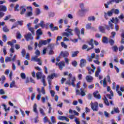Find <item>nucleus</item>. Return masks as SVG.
Returning <instances> with one entry per match:
<instances>
[{
	"mask_svg": "<svg viewBox=\"0 0 124 124\" xmlns=\"http://www.w3.org/2000/svg\"><path fill=\"white\" fill-rule=\"evenodd\" d=\"M68 80L65 82V84L66 85H68V86H73V87H75V84L74 83V82L76 81V78L75 77H74L72 78V74L71 73L69 74L68 75Z\"/></svg>",
	"mask_w": 124,
	"mask_h": 124,
	"instance_id": "1",
	"label": "nucleus"
},
{
	"mask_svg": "<svg viewBox=\"0 0 124 124\" xmlns=\"http://www.w3.org/2000/svg\"><path fill=\"white\" fill-rule=\"evenodd\" d=\"M65 31L67 32H64L62 33L63 36H66V37H69V36H73L74 35V34L72 31H73L69 28H67L65 29Z\"/></svg>",
	"mask_w": 124,
	"mask_h": 124,
	"instance_id": "2",
	"label": "nucleus"
},
{
	"mask_svg": "<svg viewBox=\"0 0 124 124\" xmlns=\"http://www.w3.org/2000/svg\"><path fill=\"white\" fill-rule=\"evenodd\" d=\"M7 11V8L6 6L4 5H0V19H1V18L4 16L5 13L3 12H6Z\"/></svg>",
	"mask_w": 124,
	"mask_h": 124,
	"instance_id": "3",
	"label": "nucleus"
},
{
	"mask_svg": "<svg viewBox=\"0 0 124 124\" xmlns=\"http://www.w3.org/2000/svg\"><path fill=\"white\" fill-rule=\"evenodd\" d=\"M90 105L91 106V109H92L93 111H98V103H97V102H95L94 103H93L92 102L90 104Z\"/></svg>",
	"mask_w": 124,
	"mask_h": 124,
	"instance_id": "4",
	"label": "nucleus"
},
{
	"mask_svg": "<svg viewBox=\"0 0 124 124\" xmlns=\"http://www.w3.org/2000/svg\"><path fill=\"white\" fill-rule=\"evenodd\" d=\"M31 61L33 62H37L39 65H42V61H41V59H40V58H38V56L36 55L32 57L31 58Z\"/></svg>",
	"mask_w": 124,
	"mask_h": 124,
	"instance_id": "5",
	"label": "nucleus"
},
{
	"mask_svg": "<svg viewBox=\"0 0 124 124\" xmlns=\"http://www.w3.org/2000/svg\"><path fill=\"white\" fill-rule=\"evenodd\" d=\"M36 78L38 80L39 79H45V76L40 72H38L36 74Z\"/></svg>",
	"mask_w": 124,
	"mask_h": 124,
	"instance_id": "6",
	"label": "nucleus"
},
{
	"mask_svg": "<svg viewBox=\"0 0 124 124\" xmlns=\"http://www.w3.org/2000/svg\"><path fill=\"white\" fill-rule=\"evenodd\" d=\"M16 55L15 54L14 55L13 58L11 59V57H6L5 58V62H15L16 60Z\"/></svg>",
	"mask_w": 124,
	"mask_h": 124,
	"instance_id": "7",
	"label": "nucleus"
},
{
	"mask_svg": "<svg viewBox=\"0 0 124 124\" xmlns=\"http://www.w3.org/2000/svg\"><path fill=\"white\" fill-rule=\"evenodd\" d=\"M24 37L26 39L27 41H30V40H32L33 39V37H32V35L31 33H28L24 35Z\"/></svg>",
	"mask_w": 124,
	"mask_h": 124,
	"instance_id": "8",
	"label": "nucleus"
},
{
	"mask_svg": "<svg viewBox=\"0 0 124 124\" xmlns=\"http://www.w3.org/2000/svg\"><path fill=\"white\" fill-rule=\"evenodd\" d=\"M113 10H111L110 11H108L107 13H104V17L105 18V19H106V20H108V16H107V15L108 16H109V17H111V16H112V15H113Z\"/></svg>",
	"mask_w": 124,
	"mask_h": 124,
	"instance_id": "9",
	"label": "nucleus"
},
{
	"mask_svg": "<svg viewBox=\"0 0 124 124\" xmlns=\"http://www.w3.org/2000/svg\"><path fill=\"white\" fill-rule=\"evenodd\" d=\"M56 64L59 66V69H60V70H62V68L65 66V64L63 61L59 63L56 62Z\"/></svg>",
	"mask_w": 124,
	"mask_h": 124,
	"instance_id": "10",
	"label": "nucleus"
},
{
	"mask_svg": "<svg viewBox=\"0 0 124 124\" xmlns=\"http://www.w3.org/2000/svg\"><path fill=\"white\" fill-rule=\"evenodd\" d=\"M105 27L106 28L107 30L108 31H110V29L111 30L114 29V24H113L110 21H108V26L107 25H105Z\"/></svg>",
	"mask_w": 124,
	"mask_h": 124,
	"instance_id": "11",
	"label": "nucleus"
},
{
	"mask_svg": "<svg viewBox=\"0 0 124 124\" xmlns=\"http://www.w3.org/2000/svg\"><path fill=\"white\" fill-rule=\"evenodd\" d=\"M60 56H61L62 57H63L64 59H65V58H67V57L69 56V53H68V51H61Z\"/></svg>",
	"mask_w": 124,
	"mask_h": 124,
	"instance_id": "12",
	"label": "nucleus"
},
{
	"mask_svg": "<svg viewBox=\"0 0 124 124\" xmlns=\"http://www.w3.org/2000/svg\"><path fill=\"white\" fill-rule=\"evenodd\" d=\"M30 9L31 11H32V10H33V9H32V8L31 7H27V9ZM30 11V12H28L26 14V16L27 17H31V16H32V12Z\"/></svg>",
	"mask_w": 124,
	"mask_h": 124,
	"instance_id": "13",
	"label": "nucleus"
},
{
	"mask_svg": "<svg viewBox=\"0 0 124 124\" xmlns=\"http://www.w3.org/2000/svg\"><path fill=\"white\" fill-rule=\"evenodd\" d=\"M58 119L60 121H66V122H69V119L67 118V117L64 116H58Z\"/></svg>",
	"mask_w": 124,
	"mask_h": 124,
	"instance_id": "14",
	"label": "nucleus"
},
{
	"mask_svg": "<svg viewBox=\"0 0 124 124\" xmlns=\"http://www.w3.org/2000/svg\"><path fill=\"white\" fill-rule=\"evenodd\" d=\"M97 93H98V91H96L95 92H94L93 93V95L94 97H95L96 98H97L98 99H101V96L99 94H98L97 95Z\"/></svg>",
	"mask_w": 124,
	"mask_h": 124,
	"instance_id": "15",
	"label": "nucleus"
},
{
	"mask_svg": "<svg viewBox=\"0 0 124 124\" xmlns=\"http://www.w3.org/2000/svg\"><path fill=\"white\" fill-rule=\"evenodd\" d=\"M123 1V0H110L108 1V4H111L113 3V2H115V3H120V2Z\"/></svg>",
	"mask_w": 124,
	"mask_h": 124,
	"instance_id": "16",
	"label": "nucleus"
},
{
	"mask_svg": "<svg viewBox=\"0 0 124 124\" xmlns=\"http://www.w3.org/2000/svg\"><path fill=\"white\" fill-rule=\"evenodd\" d=\"M86 63H87V61H86V60L82 59L80 60V65L81 67H83V66H85V65H86Z\"/></svg>",
	"mask_w": 124,
	"mask_h": 124,
	"instance_id": "17",
	"label": "nucleus"
},
{
	"mask_svg": "<svg viewBox=\"0 0 124 124\" xmlns=\"http://www.w3.org/2000/svg\"><path fill=\"white\" fill-rule=\"evenodd\" d=\"M101 72V69H100V67L98 66L97 68V70L95 73V77H98L99 76V73Z\"/></svg>",
	"mask_w": 124,
	"mask_h": 124,
	"instance_id": "18",
	"label": "nucleus"
},
{
	"mask_svg": "<svg viewBox=\"0 0 124 124\" xmlns=\"http://www.w3.org/2000/svg\"><path fill=\"white\" fill-rule=\"evenodd\" d=\"M86 79L88 82V83H91L93 82V78L91 76H87L86 77Z\"/></svg>",
	"mask_w": 124,
	"mask_h": 124,
	"instance_id": "19",
	"label": "nucleus"
},
{
	"mask_svg": "<svg viewBox=\"0 0 124 124\" xmlns=\"http://www.w3.org/2000/svg\"><path fill=\"white\" fill-rule=\"evenodd\" d=\"M20 9H21V12H20L21 15H23L25 14V13L26 12V11H27V9L25 8V7L24 6H21L20 7Z\"/></svg>",
	"mask_w": 124,
	"mask_h": 124,
	"instance_id": "20",
	"label": "nucleus"
},
{
	"mask_svg": "<svg viewBox=\"0 0 124 124\" xmlns=\"http://www.w3.org/2000/svg\"><path fill=\"white\" fill-rule=\"evenodd\" d=\"M75 31L76 34H77V35L78 36V39L81 40V38L80 37V30H79V29H78V28L76 27L75 29Z\"/></svg>",
	"mask_w": 124,
	"mask_h": 124,
	"instance_id": "21",
	"label": "nucleus"
},
{
	"mask_svg": "<svg viewBox=\"0 0 124 124\" xmlns=\"http://www.w3.org/2000/svg\"><path fill=\"white\" fill-rule=\"evenodd\" d=\"M99 30L100 31V32H102L103 33H105V27L104 26H99Z\"/></svg>",
	"mask_w": 124,
	"mask_h": 124,
	"instance_id": "22",
	"label": "nucleus"
},
{
	"mask_svg": "<svg viewBox=\"0 0 124 124\" xmlns=\"http://www.w3.org/2000/svg\"><path fill=\"white\" fill-rule=\"evenodd\" d=\"M80 6L81 8L82 11H83L84 12H87L89 11V9L84 8V4L83 3H80Z\"/></svg>",
	"mask_w": 124,
	"mask_h": 124,
	"instance_id": "23",
	"label": "nucleus"
},
{
	"mask_svg": "<svg viewBox=\"0 0 124 124\" xmlns=\"http://www.w3.org/2000/svg\"><path fill=\"white\" fill-rule=\"evenodd\" d=\"M56 76V74H52L50 76H48L47 77V80L52 81V79H54V77Z\"/></svg>",
	"mask_w": 124,
	"mask_h": 124,
	"instance_id": "24",
	"label": "nucleus"
},
{
	"mask_svg": "<svg viewBox=\"0 0 124 124\" xmlns=\"http://www.w3.org/2000/svg\"><path fill=\"white\" fill-rule=\"evenodd\" d=\"M102 42L103 43H108V38L106 36L103 37Z\"/></svg>",
	"mask_w": 124,
	"mask_h": 124,
	"instance_id": "25",
	"label": "nucleus"
},
{
	"mask_svg": "<svg viewBox=\"0 0 124 124\" xmlns=\"http://www.w3.org/2000/svg\"><path fill=\"white\" fill-rule=\"evenodd\" d=\"M88 20L89 21V22L92 21H95V17L93 16H89L88 18Z\"/></svg>",
	"mask_w": 124,
	"mask_h": 124,
	"instance_id": "26",
	"label": "nucleus"
},
{
	"mask_svg": "<svg viewBox=\"0 0 124 124\" xmlns=\"http://www.w3.org/2000/svg\"><path fill=\"white\" fill-rule=\"evenodd\" d=\"M79 54V51H76L75 52H73L72 53V57L74 58L75 57H77V55Z\"/></svg>",
	"mask_w": 124,
	"mask_h": 124,
	"instance_id": "27",
	"label": "nucleus"
},
{
	"mask_svg": "<svg viewBox=\"0 0 124 124\" xmlns=\"http://www.w3.org/2000/svg\"><path fill=\"white\" fill-rule=\"evenodd\" d=\"M16 38H17V39H21V38H22V34H21L20 31L16 32Z\"/></svg>",
	"mask_w": 124,
	"mask_h": 124,
	"instance_id": "28",
	"label": "nucleus"
},
{
	"mask_svg": "<svg viewBox=\"0 0 124 124\" xmlns=\"http://www.w3.org/2000/svg\"><path fill=\"white\" fill-rule=\"evenodd\" d=\"M112 12L114 13V14L118 15L120 13V11L118 9H112Z\"/></svg>",
	"mask_w": 124,
	"mask_h": 124,
	"instance_id": "29",
	"label": "nucleus"
},
{
	"mask_svg": "<svg viewBox=\"0 0 124 124\" xmlns=\"http://www.w3.org/2000/svg\"><path fill=\"white\" fill-rule=\"evenodd\" d=\"M37 107V105H36V104H34V106L33 107V112H34L35 113H38Z\"/></svg>",
	"mask_w": 124,
	"mask_h": 124,
	"instance_id": "30",
	"label": "nucleus"
},
{
	"mask_svg": "<svg viewBox=\"0 0 124 124\" xmlns=\"http://www.w3.org/2000/svg\"><path fill=\"white\" fill-rule=\"evenodd\" d=\"M80 95H81V96H85L86 95V93L84 92V90H83L82 88H80Z\"/></svg>",
	"mask_w": 124,
	"mask_h": 124,
	"instance_id": "31",
	"label": "nucleus"
},
{
	"mask_svg": "<svg viewBox=\"0 0 124 124\" xmlns=\"http://www.w3.org/2000/svg\"><path fill=\"white\" fill-rule=\"evenodd\" d=\"M2 30L4 32H8V31H9V29L7 28L6 26H5L4 27H3Z\"/></svg>",
	"mask_w": 124,
	"mask_h": 124,
	"instance_id": "32",
	"label": "nucleus"
},
{
	"mask_svg": "<svg viewBox=\"0 0 124 124\" xmlns=\"http://www.w3.org/2000/svg\"><path fill=\"white\" fill-rule=\"evenodd\" d=\"M35 13L36 15L37 16L39 15V14L41 13V11H40V9L36 8Z\"/></svg>",
	"mask_w": 124,
	"mask_h": 124,
	"instance_id": "33",
	"label": "nucleus"
},
{
	"mask_svg": "<svg viewBox=\"0 0 124 124\" xmlns=\"http://www.w3.org/2000/svg\"><path fill=\"white\" fill-rule=\"evenodd\" d=\"M28 30H29L30 31H31V32L32 34H33V35H35V33H34V29H33V28L30 27L28 29Z\"/></svg>",
	"mask_w": 124,
	"mask_h": 124,
	"instance_id": "34",
	"label": "nucleus"
},
{
	"mask_svg": "<svg viewBox=\"0 0 124 124\" xmlns=\"http://www.w3.org/2000/svg\"><path fill=\"white\" fill-rule=\"evenodd\" d=\"M104 100L106 105H107V106H109L110 104H109V102H108V100H107V98L106 97V96H105V99H104Z\"/></svg>",
	"mask_w": 124,
	"mask_h": 124,
	"instance_id": "35",
	"label": "nucleus"
},
{
	"mask_svg": "<svg viewBox=\"0 0 124 124\" xmlns=\"http://www.w3.org/2000/svg\"><path fill=\"white\" fill-rule=\"evenodd\" d=\"M39 26H40L41 28H44L45 27V24H44V21L41 20L39 23Z\"/></svg>",
	"mask_w": 124,
	"mask_h": 124,
	"instance_id": "36",
	"label": "nucleus"
},
{
	"mask_svg": "<svg viewBox=\"0 0 124 124\" xmlns=\"http://www.w3.org/2000/svg\"><path fill=\"white\" fill-rule=\"evenodd\" d=\"M37 34L38 35H42L43 33H42V31H41V29H39L37 30Z\"/></svg>",
	"mask_w": 124,
	"mask_h": 124,
	"instance_id": "37",
	"label": "nucleus"
},
{
	"mask_svg": "<svg viewBox=\"0 0 124 124\" xmlns=\"http://www.w3.org/2000/svg\"><path fill=\"white\" fill-rule=\"evenodd\" d=\"M93 39H92L89 43V44L91 46V47H92V48H93Z\"/></svg>",
	"mask_w": 124,
	"mask_h": 124,
	"instance_id": "38",
	"label": "nucleus"
},
{
	"mask_svg": "<svg viewBox=\"0 0 124 124\" xmlns=\"http://www.w3.org/2000/svg\"><path fill=\"white\" fill-rule=\"evenodd\" d=\"M20 77L23 80H25L26 79V74L25 73H21L20 74Z\"/></svg>",
	"mask_w": 124,
	"mask_h": 124,
	"instance_id": "39",
	"label": "nucleus"
},
{
	"mask_svg": "<svg viewBox=\"0 0 124 124\" xmlns=\"http://www.w3.org/2000/svg\"><path fill=\"white\" fill-rule=\"evenodd\" d=\"M109 43L110 45H111V46H113V45H114V44H115V41L113 39H110L109 40Z\"/></svg>",
	"mask_w": 124,
	"mask_h": 124,
	"instance_id": "40",
	"label": "nucleus"
},
{
	"mask_svg": "<svg viewBox=\"0 0 124 124\" xmlns=\"http://www.w3.org/2000/svg\"><path fill=\"white\" fill-rule=\"evenodd\" d=\"M14 87H15V81H13L10 84V88H14Z\"/></svg>",
	"mask_w": 124,
	"mask_h": 124,
	"instance_id": "41",
	"label": "nucleus"
},
{
	"mask_svg": "<svg viewBox=\"0 0 124 124\" xmlns=\"http://www.w3.org/2000/svg\"><path fill=\"white\" fill-rule=\"evenodd\" d=\"M103 86L105 87L107 86V83L106 82V78H105L103 81Z\"/></svg>",
	"mask_w": 124,
	"mask_h": 124,
	"instance_id": "42",
	"label": "nucleus"
},
{
	"mask_svg": "<svg viewBox=\"0 0 124 124\" xmlns=\"http://www.w3.org/2000/svg\"><path fill=\"white\" fill-rule=\"evenodd\" d=\"M2 38L3 39L2 40L4 41V42H6V40H7V36H6V35L3 34Z\"/></svg>",
	"mask_w": 124,
	"mask_h": 124,
	"instance_id": "43",
	"label": "nucleus"
},
{
	"mask_svg": "<svg viewBox=\"0 0 124 124\" xmlns=\"http://www.w3.org/2000/svg\"><path fill=\"white\" fill-rule=\"evenodd\" d=\"M35 54L36 56H37V57H39V56H40V51L38 49L36 50L35 51Z\"/></svg>",
	"mask_w": 124,
	"mask_h": 124,
	"instance_id": "44",
	"label": "nucleus"
},
{
	"mask_svg": "<svg viewBox=\"0 0 124 124\" xmlns=\"http://www.w3.org/2000/svg\"><path fill=\"white\" fill-rule=\"evenodd\" d=\"M39 111L42 116H45V113H44V110L43 108H40Z\"/></svg>",
	"mask_w": 124,
	"mask_h": 124,
	"instance_id": "45",
	"label": "nucleus"
},
{
	"mask_svg": "<svg viewBox=\"0 0 124 124\" xmlns=\"http://www.w3.org/2000/svg\"><path fill=\"white\" fill-rule=\"evenodd\" d=\"M74 121L76 124H81V123H80V121H79V119H78L77 117L75 118Z\"/></svg>",
	"mask_w": 124,
	"mask_h": 124,
	"instance_id": "46",
	"label": "nucleus"
},
{
	"mask_svg": "<svg viewBox=\"0 0 124 124\" xmlns=\"http://www.w3.org/2000/svg\"><path fill=\"white\" fill-rule=\"evenodd\" d=\"M61 46L64 48V49H67V46L65 45V44L63 42H61Z\"/></svg>",
	"mask_w": 124,
	"mask_h": 124,
	"instance_id": "47",
	"label": "nucleus"
},
{
	"mask_svg": "<svg viewBox=\"0 0 124 124\" xmlns=\"http://www.w3.org/2000/svg\"><path fill=\"white\" fill-rule=\"evenodd\" d=\"M19 7H20V5L16 4L15 7V11H19Z\"/></svg>",
	"mask_w": 124,
	"mask_h": 124,
	"instance_id": "48",
	"label": "nucleus"
},
{
	"mask_svg": "<svg viewBox=\"0 0 124 124\" xmlns=\"http://www.w3.org/2000/svg\"><path fill=\"white\" fill-rule=\"evenodd\" d=\"M50 120L53 124H56V120H55V117L51 116L50 117Z\"/></svg>",
	"mask_w": 124,
	"mask_h": 124,
	"instance_id": "49",
	"label": "nucleus"
},
{
	"mask_svg": "<svg viewBox=\"0 0 124 124\" xmlns=\"http://www.w3.org/2000/svg\"><path fill=\"white\" fill-rule=\"evenodd\" d=\"M75 118H77L76 117H75V116L74 115H69V118H70V120H75Z\"/></svg>",
	"mask_w": 124,
	"mask_h": 124,
	"instance_id": "50",
	"label": "nucleus"
},
{
	"mask_svg": "<svg viewBox=\"0 0 124 124\" xmlns=\"http://www.w3.org/2000/svg\"><path fill=\"white\" fill-rule=\"evenodd\" d=\"M41 82H43V86H44L45 87H46V86H47V83H46V82H45V78H43L41 80Z\"/></svg>",
	"mask_w": 124,
	"mask_h": 124,
	"instance_id": "51",
	"label": "nucleus"
},
{
	"mask_svg": "<svg viewBox=\"0 0 124 124\" xmlns=\"http://www.w3.org/2000/svg\"><path fill=\"white\" fill-rule=\"evenodd\" d=\"M21 55L22 57H25V55H26V50L25 49H23L21 51Z\"/></svg>",
	"mask_w": 124,
	"mask_h": 124,
	"instance_id": "52",
	"label": "nucleus"
},
{
	"mask_svg": "<svg viewBox=\"0 0 124 124\" xmlns=\"http://www.w3.org/2000/svg\"><path fill=\"white\" fill-rule=\"evenodd\" d=\"M10 18H11V16L9 15V16H6L4 20V21H7L8 20H9Z\"/></svg>",
	"mask_w": 124,
	"mask_h": 124,
	"instance_id": "53",
	"label": "nucleus"
},
{
	"mask_svg": "<svg viewBox=\"0 0 124 124\" xmlns=\"http://www.w3.org/2000/svg\"><path fill=\"white\" fill-rule=\"evenodd\" d=\"M59 30V28L58 27H53L51 29V31H58Z\"/></svg>",
	"mask_w": 124,
	"mask_h": 124,
	"instance_id": "54",
	"label": "nucleus"
},
{
	"mask_svg": "<svg viewBox=\"0 0 124 124\" xmlns=\"http://www.w3.org/2000/svg\"><path fill=\"white\" fill-rule=\"evenodd\" d=\"M104 114L105 115L106 118H109V113H108L107 111H105L104 112Z\"/></svg>",
	"mask_w": 124,
	"mask_h": 124,
	"instance_id": "55",
	"label": "nucleus"
},
{
	"mask_svg": "<svg viewBox=\"0 0 124 124\" xmlns=\"http://www.w3.org/2000/svg\"><path fill=\"white\" fill-rule=\"evenodd\" d=\"M72 64L73 66L76 67V66H77L78 63H77V62L75 61L72 62Z\"/></svg>",
	"mask_w": 124,
	"mask_h": 124,
	"instance_id": "56",
	"label": "nucleus"
},
{
	"mask_svg": "<svg viewBox=\"0 0 124 124\" xmlns=\"http://www.w3.org/2000/svg\"><path fill=\"white\" fill-rule=\"evenodd\" d=\"M114 112H115V113H120V109H119V108H114Z\"/></svg>",
	"mask_w": 124,
	"mask_h": 124,
	"instance_id": "57",
	"label": "nucleus"
},
{
	"mask_svg": "<svg viewBox=\"0 0 124 124\" xmlns=\"http://www.w3.org/2000/svg\"><path fill=\"white\" fill-rule=\"evenodd\" d=\"M112 49L114 52H117V51L118 50V46H112Z\"/></svg>",
	"mask_w": 124,
	"mask_h": 124,
	"instance_id": "58",
	"label": "nucleus"
},
{
	"mask_svg": "<svg viewBox=\"0 0 124 124\" xmlns=\"http://www.w3.org/2000/svg\"><path fill=\"white\" fill-rule=\"evenodd\" d=\"M91 26H92V23H90L87 24L86 26V29H91V28H92Z\"/></svg>",
	"mask_w": 124,
	"mask_h": 124,
	"instance_id": "59",
	"label": "nucleus"
},
{
	"mask_svg": "<svg viewBox=\"0 0 124 124\" xmlns=\"http://www.w3.org/2000/svg\"><path fill=\"white\" fill-rule=\"evenodd\" d=\"M94 51L96 54H99L100 53V49L99 48H95Z\"/></svg>",
	"mask_w": 124,
	"mask_h": 124,
	"instance_id": "60",
	"label": "nucleus"
},
{
	"mask_svg": "<svg viewBox=\"0 0 124 124\" xmlns=\"http://www.w3.org/2000/svg\"><path fill=\"white\" fill-rule=\"evenodd\" d=\"M0 94H5V92H4V90L3 89H0Z\"/></svg>",
	"mask_w": 124,
	"mask_h": 124,
	"instance_id": "61",
	"label": "nucleus"
},
{
	"mask_svg": "<svg viewBox=\"0 0 124 124\" xmlns=\"http://www.w3.org/2000/svg\"><path fill=\"white\" fill-rule=\"evenodd\" d=\"M1 78V80H2L1 84H3L4 80H5V76H2Z\"/></svg>",
	"mask_w": 124,
	"mask_h": 124,
	"instance_id": "62",
	"label": "nucleus"
},
{
	"mask_svg": "<svg viewBox=\"0 0 124 124\" xmlns=\"http://www.w3.org/2000/svg\"><path fill=\"white\" fill-rule=\"evenodd\" d=\"M15 47L16 50H19V49H20V45H19L18 44L15 45Z\"/></svg>",
	"mask_w": 124,
	"mask_h": 124,
	"instance_id": "63",
	"label": "nucleus"
},
{
	"mask_svg": "<svg viewBox=\"0 0 124 124\" xmlns=\"http://www.w3.org/2000/svg\"><path fill=\"white\" fill-rule=\"evenodd\" d=\"M50 93H51V96H55V91H53V90H50Z\"/></svg>",
	"mask_w": 124,
	"mask_h": 124,
	"instance_id": "64",
	"label": "nucleus"
}]
</instances>
